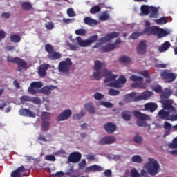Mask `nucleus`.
<instances>
[{"label":"nucleus","mask_w":177,"mask_h":177,"mask_svg":"<svg viewBox=\"0 0 177 177\" xmlns=\"http://www.w3.org/2000/svg\"><path fill=\"white\" fill-rule=\"evenodd\" d=\"M93 77L95 80H100L102 77H106L104 80L105 86L111 87V71L106 68V64L99 60H95L93 66Z\"/></svg>","instance_id":"f257e3e1"},{"label":"nucleus","mask_w":177,"mask_h":177,"mask_svg":"<svg viewBox=\"0 0 177 177\" xmlns=\"http://www.w3.org/2000/svg\"><path fill=\"white\" fill-rule=\"evenodd\" d=\"M138 93L136 92H132L131 93L127 94L124 95V99L125 102H140V100H146L150 97L153 95L151 91H145L142 93L140 95H138Z\"/></svg>","instance_id":"f03ea898"},{"label":"nucleus","mask_w":177,"mask_h":177,"mask_svg":"<svg viewBox=\"0 0 177 177\" xmlns=\"http://www.w3.org/2000/svg\"><path fill=\"white\" fill-rule=\"evenodd\" d=\"M145 168L148 171L150 175L154 176L158 174V169H160V165L158 162L153 158H149V162L145 165Z\"/></svg>","instance_id":"7ed1b4c3"},{"label":"nucleus","mask_w":177,"mask_h":177,"mask_svg":"<svg viewBox=\"0 0 177 177\" xmlns=\"http://www.w3.org/2000/svg\"><path fill=\"white\" fill-rule=\"evenodd\" d=\"M98 39L99 36L97 35L90 36L87 39L85 40H83L81 37L77 36L76 37V44L81 48H88V46H91L92 44L96 42Z\"/></svg>","instance_id":"20e7f679"},{"label":"nucleus","mask_w":177,"mask_h":177,"mask_svg":"<svg viewBox=\"0 0 177 177\" xmlns=\"http://www.w3.org/2000/svg\"><path fill=\"white\" fill-rule=\"evenodd\" d=\"M133 113L134 117L137 119L136 125H138V127H147V122L146 121L149 120V115L138 111H134Z\"/></svg>","instance_id":"39448f33"},{"label":"nucleus","mask_w":177,"mask_h":177,"mask_svg":"<svg viewBox=\"0 0 177 177\" xmlns=\"http://www.w3.org/2000/svg\"><path fill=\"white\" fill-rule=\"evenodd\" d=\"M71 66H73L71 59L66 58L64 61H62L59 63L58 71H59V73H62V74L68 75V74H70V68H71Z\"/></svg>","instance_id":"423d86ee"},{"label":"nucleus","mask_w":177,"mask_h":177,"mask_svg":"<svg viewBox=\"0 0 177 177\" xmlns=\"http://www.w3.org/2000/svg\"><path fill=\"white\" fill-rule=\"evenodd\" d=\"M45 50L48 53L47 57L49 59V60L54 61L62 59V54L59 52L55 51L53 46H52L50 44H47L45 45Z\"/></svg>","instance_id":"0eeeda50"},{"label":"nucleus","mask_w":177,"mask_h":177,"mask_svg":"<svg viewBox=\"0 0 177 177\" xmlns=\"http://www.w3.org/2000/svg\"><path fill=\"white\" fill-rule=\"evenodd\" d=\"M162 80H165L166 82H174L176 80L177 75L171 72L169 70H163L160 72Z\"/></svg>","instance_id":"6e6552de"},{"label":"nucleus","mask_w":177,"mask_h":177,"mask_svg":"<svg viewBox=\"0 0 177 177\" xmlns=\"http://www.w3.org/2000/svg\"><path fill=\"white\" fill-rule=\"evenodd\" d=\"M151 26V24L149 21H145V27L144 28V31H142V34L143 35H146L147 37H150L151 35H156L158 26Z\"/></svg>","instance_id":"1a4fd4ad"},{"label":"nucleus","mask_w":177,"mask_h":177,"mask_svg":"<svg viewBox=\"0 0 177 177\" xmlns=\"http://www.w3.org/2000/svg\"><path fill=\"white\" fill-rule=\"evenodd\" d=\"M164 110H167L170 113H177L176 109L174 106V100H160Z\"/></svg>","instance_id":"9d476101"},{"label":"nucleus","mask_w":177,"mask_h":177,"mask_svg":"<svg viewBox=\"0 0 177 177\" xmlns=\"http://www.w3.org/2000/svg\"><path fill=\"white\" fill-rule=\"evenodd\" d=\"M7 62L15 63V64H17V66L21 67L22 68H27V62L19 57H12L8 56L7 57Z\"/></svg>","instance_id":"9b49d317"},{"label":"nucleus","mask_w":177,"mask_h":177,"mask_svg":"<svg viewBox=\"0 0 177 177\" xmlns=\"http://www.w3.org/2000/svg\"><path fill=\"white\" fill-rule=\"evenodd\" d=\"M43 86V84L41 82H33L30 84V86L28 88V92L30 95H36L38 93V91L35 88L38 89L41 88Z\"/></svg>","instance_id":"f8f14e48"},{"label":"nucleus","mask_w":177,"mask_h":177,"mask_svg":"<svg viewBox=\"0 0 177 177\" xmlns=\"http://www.w3.org/2000/svg\"><path fill=\"white\" fill-rule=\"evenodd\" d=\"M19 114L23 117H29L30 118H35V117H37V114H35V113L31 111L27 108L21 109L19 111Z\"/></svg>","instance_id":"ddd939ff"},{"label":"nucleus","mask_w":177,"mask_h":177,"mask_svg":"<svg viewBox=\"0 0 177 177\" xmlns=\"http://www.w3.org/2000/svg\"><path fill=\"white\" fill-rule=\"evenodd\" d=\"M71 110L70 109H66L64 110L62 113H60L57 118V121L60 122V121H64L65 120H68L70 117H71Z\"/></svg>","instance_id":"4468645a"},{"label":"nucleus","mask_w":177,"mask_h":177,"mask_svg":"<svg viewBox=\"0 0 177 177\" xmlns=\"http://www.w3.org/2000/svg\"><path fill=\"white\" fill-rule=\"evenodd\" d=\"M81 160V154L79 152L71 153L68 157L69 162H79Z\"/></svg>","instance_id":"2eb2a0df"},{"label":"nucleus","mask_w":177,"mask_h":177,"mask_svg":"<svg viewBox=\"0 0 177 177\" xmlns=\"http://www.w3.org/2000/svg\"><path fill=\"white\" fill-rule=\"evenodd\" d=\"M147 48V46H146V41H141L137 46V53L138 55H145V53H146Z\"/></svg>","instance_id":"dca6fc26"},{"label":"nucleus","mask_w":177,"mask_h":177,"mask_svg":"<svg viewBox=\"0 0 177 177\" xmlns=\"http://www.w3.org/2000/svg\"><path fill=\"white\" fill-rule=\"evenodd\" d=\"M165 109H161L158 112V117L161 118V120H165L166 121H170L171 120V115H169V111H165Z\"/></svg>","instance_id":"f3484780"},{"label":"nucleus","mask_w":177,"mask_h":177,"mask_svg":"<svg viewBox=\"0 0 177 177\" xmlns=\"http://www.w3.org/2000/svg\"><path fill=\"white\" fill-rule=\"evenodd\" d=\"M48 68H49V64H48L40 65L38 68V74L39 77H46Z\"/></svg>","instance_id":"a211bd4d"},{"label":"nucleus","mask_w":177,"mask_h":177,"mask_svg":"<svg viewBox=\"0 0 177 177\" xmlns=\"http://www.w3.org/2000/svg\"><path fill=\"white\" fill-rule=\"evenodd\" d=\"M101 171H104V169H103L102 166H99L97 165L88 166L86 168V172H100Z\"/></svg>","instance_id":"6ab92c4d"},{"label":"nucleus","mask_w":177,"mask_h":177,"mask_svg":"<svg viewBox=\"0 0 177 177\" xmlns=\"http://www.w3.org/2000/svg\"><path fill=\"white\" fill-rule=\"evenodd\" d=\"M158 108V105L156 103L149 102L145 104V110L150 111V113H154Z\"/></svg>","instance_id":"aec40b11"},{"label":"nucleus","mask_w":177,"mask_h":177,"mask_svg":"<svg viewBox=\"0 0 177 177\" xmlns=\"http://www.w3.org/2000/svg\"><path fill=\"white\" fill-rule=\"evenodd\" d=\"M55 89H57V86L52 85L45 86L42 88L41 93H44L46 96H49L52 93L51 91H55Z\"/></svg>","instance_id":"412c9836"},{"label":"nucleus","mask_w":177,"mask_h":177,"mask_svg":"<svg viewBox=\"0 0 177 177\" xmlns=\"http://www.w3.org/2000/svg\"><path fill=\"white\" fill-rule=\"evenodd\" d=\"M156 35L158 38H164L165 37H168V35H169V32L165 30V29L160 28L158 26Z\"/></svg>","instance_id":"4be33fe9"},{"label":"nucleus","mask_w":177,"mask_h":177,"mask_svg":"<svg viewBox=\"0 0 177 177\" xmlns=\"http://www.w3.org/2000/svg\"><path fill=\"white\" fill-rule=\"evenodd\" d=\"M160 95L161 100H167V99L169 98V96L172 95V90L169 88H165L164 91H162Z\"/></svg>","instance_id":"5701e85b"},{"label":"nucleus","mask_w":177,"mask_h":177,"mask_svg":"<svg viewBox=\"0 0 177 177\" xmlns=\"http://www.w3.org/2000/svg\"><path fill=\"white\" fill-rule=\"evenodd\" d=\"M84 22L87 26H91V27H94V26H97V20L93 19L89 17H86L84 19Z\"/></svg>","instance_id":"b1692460"},{"label":"nucleus","mask_w":177,"mask_h":177,"mask_svg":"<svg viewBox=\"0 0 177 177\" xmlns=\"http://www.w3.org/2000/svg\"><path fill=\"white\" fill-rule=\"evenodd\" d=\"M169 147L170 149H177V137L175 138L174 140H173V142H171L169 145ZM170 154H171L172 156H177V150H173V151H169Z\"/></svg>","instance_id":"393cba45"},{"label":"nucleus","mask_w":177,"mask_h":177,"mask_svg":"<svg viewBox=\"0 0 177 177\" xmlns=\"http://www.w3.org/2000/svg\"><path fill=\"white\" fill-rule=\"evenodd\" d=\"M84 109L87 110L89 114H95V105H93V103L90 102H88L87 104H84Z\"/></svg>","instance_id":"a878e982"},{"label":"nucleus","mask_w":177,"mask_h":177,"mask_svg":"<svg viewBox=\"0 0 177 177\" xmlns=\"http://www.w3.org/2000/svg\"><path fill=\"white\" fill-rule=\"evenodd\" d=\"M169 48H171V43L169 41H165L158 47V51L162 53V52H167Z\"/></svg>","instance_id":"bb28decb"},{"label":"nucleus","mask_w":177,"mask_h":177,"mask_svg":"<svg viewBox=\"0 0 177 177\" xmlns=\"http://www.w3.org/2000/svg\"><path fill=\"white\" fill-rule=\"evenodd\" d=\"M98 145H111V136H105L98 141Z\"/></svg>","instance_id":"cd10ccee"},{"label":"nucleus","mask_w":177,"mask_h":177,"mask_svg":"<svg viewBox=\"0 0 177 177\" xmlns=\"http://www.w3.org/2000/svg\"><path fill=\"white\" fill-rule=\"evenodd\" d=\"M150 15L151 19H157L158 17V8L156 7H150Z\"/></svg>","instance_id":"c85d7f7f"},{"label":"nucleus","mask_w":177,"mask_h":177,"mask_svg":"<svg viewBox=\"0 0 177 177\" xmlns=\"http://www.w3.org/2000/svg\"><path fill=\"white\" fill-rule=\"evenodd\" d=\"M140 74L145 77L146 79L147 84H150L151 82V78L150 77V74L147 73V70H143L140 72Z\"/></svg>","instance_id":"c756f323"},{"label":"nucleus","mask_w":177,"mask_h":177,"mask_svg":"<svg viewBox=\"0 0 177 177\" xmlns=\"http://www.w3.org/2000/svg\"><path fill=\"white\" fill-rule=\"evenodd\" d=\"M50 128V121H42L41 122V129L44 132H47V131H49V129Z\"/></svg>","instance_id":"7c9ffc66"},{"label":"nucleus","mask_w":177,"mask_h":177,"mask_svg":"<svg viewBox=\"0 0 177 177\" xmlns=\"http://www.w3.org/2000/svg\"><path fill=\"white\" fill-rule=\"evenodd\" d=\"M21 6L23 10L28 11L32 9V4L30 2H23Z\"/></svg>","instance_id":"2f4dec72"},{"label":"nucleus","mask_w":177,"mask_h":177,"mask_svg":"<svg viewBox=\"0 0 177 177\" xmlns=\"http://www.w3.org/2000/svg\"><path fill=\"white\" fill-rule=\"evenodd\" d=\"M140 10L142 15L145 16H147V15L150 14V7H149V6L143 5L141 6Z\"/></svg>","instance_id":"473e14b6"},{"label":"nucleus","mask_w":177,"mask_h":177,"mask_svg":"<svg viewBox=\"0 0 177 177\" xmlns=\"http://www.w3.org/2000/svg\"><path fill=\"white\" fill-rule=\"evenodd\" d=\"M51 115L49 112H43L41 113V121H50Z\"/></svg>","instance_id":"72a5a7b5"},{"label":"nucleus","mask_w":177,"mask_h":177,"mask_svg":"<svg viewBox=\"0 0 177 177\" xmlns=\"http://www.w3.org/2000/svg\"><path fill=\"white\" fill-rule=\"evenodd\" d=\"M111 39V33H109L108 35H106L105 37H101L99 40V41L100 42V44H106V42H109V41H110Z\"/></svg>","instance_id":"f704fd0d"},{"label":"nucleus","mask_w":177,"mask_h":177,"mask_svg":"<svg viewBox=\"0 0 177 177\" xmlns=\"http://www.w3.org/2000/svg\"><path fill=\"white\" fill-rule=\"evenodd\" d=\"M122 118L126 121H129L131 120V111H124L122 113Z\"/></svg>","instance_id":"c9c22d12"},{"label":"nucleus","mask_w":177,"mask_h":177,"mask_svg":"<svg viewBox=\"0 0 177 177\" xmlns=\"http://www.w3.org/2000/svg\"><path fill=\"white\" fill-rule=\"evenodd\" d=\"M100 10H102V8H100V6L95 5L94 6H93L91 9H90V13L91 15H95L96 13H99V12H100Z\"/></svg>","instance_id":"e433bc0d"},{"label":"nucleus","mask_w":177,"mask_h":177,"mask_svg":"<svg viewBox=\"0 0 177 177\" xmlns=\"http://www.w3.org/2000/svg\"><path fill=\"white\" fill-rule=\"evenodd\" d=\"M132 162H136L138 164H140L142 161H143V159H142V157L139 155H134L131 158Z\"/></svg>","instance_id":"4c0bfd02"},{"label":"nucleus","mask_w":177,"mask_h":177,"mask_svg":"<svg viewBox=\"0 0 177 177\" xmlns=\"http://www.w3.org/2000/svg\"><path fill=\"white\" fill-rule=\"evenodd\" d=\"M84 117H85V111L82 109L80 111V113L73 115L74 120H81V118H84Z\"/></svg>","instance_id":"58836bf2"},{"label":"nucleus","mask_w":177,"mask_h":177,"mask_svg":"<svg viewBox=\"0 0 177 177\" xmlns=\"http://www.w3.org/2000/svg\"><path fill=\"white\" fill-rule=\"evenodd\" d=\"M120 63H131V58L126 55H122L119 58Z\"/></svg>","instance_id":"ea45409f"},{"label":"nucleus","mask_w":177,"mask_h":177,"mask_svg":"<svg viewBox=\"0 0 177 177\" xmlns=\"http://www.w3.org/2000/svg\"><path fill=\"white\" fill-rule=\"evenodd\" d=\"M130 79L134 82H143V77L132 75Z\"/></svg>","instance_id":"a19ab883"},{"label":"nucleus","mask_w":177,"mask_h":177,"mask_svg":"<svg viewBox=\"0 0 177 177\" xmlns=\"http://www.w3.org/2000/svg\"><path fill=\"white\" fill-rule=\"evenodd\" d=\"M156 24H167V23H168V19H167V17H162L156 19Z\"/></svg>","instance_id":"79ce46f5"},{"label":"nucleus","mask_w":177,"mask_h":177,"mask_svg":"<svg viewBox=\"0 0 177 177\" xmlns=\"http://www.w3.org/2000/svg\"><path fill=\"white\" fill-rule=\"evenodd\" d=\"M21 38L20 37V36L17 35H12L10 36V41L11 42H15V43H17L19 41H21Z\"/></svg>","instance_id":"37998d69"},{"label":"nucleus","mask_w":177,"mask_h":177,"mask_svg":"<svg viewBox=\"0 0 177 177\" xmlns=\"http://www.w3.org/2000/svg\"><path fill=\"white\" fill-rule=\"evenodd\" d=\"M101 50L104 53L111 52V44H109L104 46L101 47Z\"/></svg>","instance_id":"c03bdc74"},{"label":"nucleus","mask_w":177,"mask_h":177,"mask_svg":"<svg viewBox=\"0 0 177 177\" xmlns=\"http://www.w3.org/2000/svg\"><path fill=\"white\" fill-rule=\"evenodd\" d=\"M141 35H143L142 32H134L131 35L130 38L131 39H138L140 37H141Z\"/></svg>","instance_id":"a18cd8bd"},{"label":"nucleus","mask_w":177,"mask_h":177,"mask_svg":"<svg viewBox=\"0 0 177 177\" xmlns=\"http://www.w3.org/2000/svg\"><path fill=\"white\" fill-rule=\"evenodd\" d=\"M75 34H76V35H80L82 37H84V35L86 34V30L84 28L77 29L75 30Z\"/></svg>","instance_id":"49530a36"},{"label":"nucleus","mask_w":177,"mask_h":177,"mask_svg":"<svg viewBox=\"0 0 177 177\" xmlns=\"http://www.w3.org/2000/svg\"><path fill=\"white\" fill-rule=\"evenodd\" d=\"M121 86H122V84H121V82L118 80H116L115 82H111V87L112 88H121Z\"/></svg>","instance_id":"de8ad7c7"},{"label":"nucleus","mask_w":177,"mask_h":177,"mask_svg":"<svg viewBox=\"0 0 177 177\" xmlns=\"http://www.w3.org/2000/svg\"><path fill=\"white\" fill-rule=\"evenodd\" d=\"M104 129L108 132V133H111V122H109L104 126Z\"/></svg>","instance_id":"09e8293b"},{"label":"nucleus","mask_w":177,"mask_h":177,"mask_svg":"<svg viewBox=\"0 0 177 177\" xmlns=\"http://www.w3.org/2000/svg\"><path fill=\"white\" fill-rule=\"evenodd\" d=\"M130 175L131 177H140V174L135 168L131 169Z\"/></svg>","instance_id":"8fccbe9b"},{"label":"nucleus","mask_w":177,"mask_h":177,"mask_svg":"<svg viewBox=\"0 0 177 177\" xmlns=\"http://www.w3.org/2000/svg\"><path fill=\"white\" fill-rule=\"evenodd\" d=\"M153 91L156 92V93H162V87L160 85L155 86L153 88Z\"/></svg>","instance_id":"3c124183"},{"label":"nucleus","mask_w":177,"mask_h":177,"mask_svg":"<svg viewBox=\"0 0 177 177\" xmlns=\"http://www.w3.org/2000/svg\"><path fill=\"white\" fill-rule=\"evenodd\" d=\"M67 15L69 17H74V16H76L75 12H74V9L73 8H68L67 10Z\"/></svg>","instance_id":"603ef678"},{"label":"nucleus","mask_w":177,"mask_h":177,"mask_svg":"<svg viewBox=\"0 0 177 177\" xmlns=\"http://www.w3.org/2000/svg\"><path fill=\"white\" fill-rule=\"evenodd\" d=\"M80 169H84L86 166V160L85 159L82 160V161L78 164Z\"/></svg>","instance_id":"864d4df0"},{"label":"nucleus","mask_w":177,"mask_h":177,"mask_svg":"<svg viewBox=\"0 0 177 177\" xmlns=\"http://www.w3.org/2000/svg\"><path fill=\"white\" fill-rule=\"evenodd\" d=\"M120 44H121V39L118 38L116 39L115 43L111 44V50H113V49H115L117 45H120Z\"/></svg>","instance_id":"5fc2aeb1"},{"label":"nucleus","mask_w":177,"mask_h":177,"mask_svg":"<svg viewBox=\"0 0 177 177\" xmlns=\"http://www.w3.org/2000/svg\"><path fill=\"white\" fill-rule=\"evenodd\" d=\"M45 27L47 30H53L55 28V24L53 22H48L46 24Z\"/></svg>","instance_id":"6e6d98bb"},{"label":"nucleus","mask_w":177,"mask_h":177,"mask_svg":"<svg viewBox=\"0 0 177 177\" xmlns=\"http://www.w3.org/2000/svg\"><path fill=\"white\" fill-rule=\"evenodd\" d=\"M45 160H46V161H56V157L53 155H47L45 157Z\"/></svg>","instance_id":"4d7b16f0"},{"label":"nucleus","mask_w":177,"mask_h":177,"mask_svg":"<svg viewBox=\"0 0 177 177\" xmlns=\"http://www.w3.org/2000/svg\"><path fill=\"white\" fill-rule=\"evenodd\" d=\"M30 102L34 103L35 104H41V99L38 97H32L30 98Z\"/></svg>","instance_id":"13d9d810"},{"label":"nucleus","mask_w":177,"mask_h":177,"mask_svg":"<svg viewBox=\"0 0 177 177\" xmlns=\"http://www.w3.org/2000/svg\"><path fill=\"white\" fill-rule=\"evenodd\" d=\"M103 97H104V95H103L100 93H96L94 94V98L96 100H101V99H103Z\"/></svg>","instance_id":"bf43d9fd"},{"label":"nucleus","mask_w":177,"mask_h":177,"mask_svg":"<svg viewBox=\"0 0 177 177\" xmlns=\"http://www.w3.org/2000/svg\"><path fill=\"white\" fill-rule=\"evenodd\" d=\"M21 102H31V97L28 95H23L21 97Z\"/></svg>","instance_id":"052dcab7"},{"label":"nucleus","mask_w":177,"mask_h":177,"mask_svg":"<svg viewBox=\"0 0 177 177\" xmlns=\"http://www.w3.org/2000/svg\"><path fill=\"white\" fill-rule=\"evenodd\" d=\"M11 176L12 177H22L23 176L21 175V174H19L17 170H14L11 173Z\"/></svg>","instance_id":"680f3d73"},{"label":"nucleus","mask_w":177,"mask_h":177,"mask_svg":"<svg viewBox=\"0 0 177 177\" xmlns=\"http://www.w3.org/2000/svg\"><path fill=\"white\" fill-rule=\"evenodd\" d=\"M122 85H124L127 82V78H125V76L120 75V77L118 79Z\"/></svg>","instance_id":"e2e57ef3"},{"label":"nucleus","mask_w":177,"mask_h":177,"mask_svg":"<svg viewBox=\"0 0 177 177\" xmlns=\"http://www.w3.org/2000/svg\"><path fill=\"white\" fill-rule=\"evenodd\" d=\"M142 140H143V139L140 136H136L134 137V142H136V143H142Z\"/></svg>","instance_id":"0e129e2a"},{"label":"nucleus","mask_w":177,"mask_h":177,"mask_svg":"<svg viewBox=\"0 0 177 177\" xmlns=\"http://www.w3.org/2000/svg\"><path fill=\"white\" fill-rule=\"evenodd\" d=\"M172 128V124L168 122H165L164 129L171 130Z\"/></svg>","instance_id":"69168bd1"},{"label":"nucleus","mask_w":177,"mask_h":177,"mask_svg":"<svg viewBox=\"0 0 177 177\" xmlns=\"http://www.w3.org/2000/svg\"><path fill=\"white\" fill-rule=\"evenodd\" d=\"M67 46L70 48L71 50H77V46L72 44L71 43L68 44Z\"/></svg>","instance_id":"338daca9"},{"label":"nucleus","mask_w":177,"mask_h":177,"mask_svg":"<svg viewBox=\"0 0 177 177\" xmlns=\"http://www.w3.org/2000/svg\"><path fill=\"white\" fill-rule=\"evenodd\" d=\"M19 174H21L22 172H25L26 169L24 168V166H20L16 169Z\"/></svg>","instance_id":"774afa93"}]
</instances>
